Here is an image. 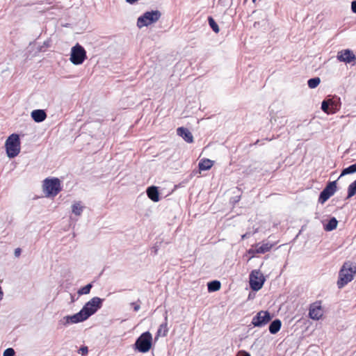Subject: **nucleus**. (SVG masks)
<instances>
[{
  "label": "nucleus",
  "mask_w": 356,
  "mask_h": 356,
  "mask_svg": "<svg viewBox=\"0 0 356 356\" xmlns=\"http://www.w3.org/2000/svg\"><path fill=\"white\" fill-rule=\"evenodd\" d=\"M356 273V264L351 261L345 262L339 273L337 286L339 289L343 288L353 279Z\"/></svg>",
  "instance_id": "1"
},
{
  "label": "nucleus",
  "mask_w": 356,
  "mask_h": 356,
  "mask_svg": "<svg viewBox=\"0 0 356 356\" xmlns=\"http://www.w3.org/2000/svg\"><path fill=\"white\" fill-rule=\"evenodd\" d=\"M43 191L46 197H55L62 190L60 181L58 178H46L43 181Z\"/></svg>",
  "instance_id": "2"
},
{
  "label": "nucleus",
  "mask_w": 356,
  "mask_h": 356,
  "mask_svg": "<svg viewBox=\"0 0 356 356\" xmlns=\"http://www.w3.org/2000/svg\"><path fill=\"white\" fill-rule=\"evenodd\" d=\"M6 154L10 159L17 156L20 152V140L17 134H11L5 143Z\"/></svg>",
  "instance_id": "3"
},
{
  "label": "nucleus",
  "mask_w": 356,
  "mask_h": 356,
  "mask_svg": "<svg viewBox=\"0 0 356 356\" xmlns=\"http://www.w3.org/2000/svg\"><path fill=\"white\" fill-rule=\"evenodd\" d=\"M103 302L104 299L99 297H94L87 302L81 309L85 318L87 320L95 314L102 307Z\"/></svg>",
  "instance_id": "4"
},
{
  "label": "nucleus",
  "mask_w": 356,
  "mask_h": 356,
  "mask_svg": "<svg viewBox=\"0 0 356 356\" xmlns=\"http://www.w3.org/2000/svg\"><path fill=\"white\" fill-rule=\"evenodd\" d=\"M152 345V337L149 332H143L136 341L135 348L140 353L148 352Z\"/></svg>",
  "instance_id": "5"
},
{
  "label": "nucleus",
  "mask_w": 356,
  "mask_h": 356,
  "mask_svg": "<svg viewBox=\"0 0 356 356\" xmlns=\"http://www.w3.org/2000/svg\"><path fill=\"white\" fill-rule=\"evenodd\" d=\"M161 14L159 10L146 12L138 19L137 25L139 28L147 26L157 22L161 17Z\"/></svg>",
  "instance_id": "6"
},
{
  "label": "nucleus",
  "mask_w": 356,
  "mask_h": 356,
  "mask_svg": "<svg viewBox=\"0 0 356 356\" xmlns=\"http://www.w3.org/2000/svg\"><path fill=\"white\" fill-rule=\"evenodd\" d=\"M265 277L259 270H254L250 274V286L252 291H257L260 290L264 282Z\"/></svg>",
  "instance_id": "7"
},
{
  "label": "nucleus",
  "mask_w": 356,
  "mask_h": 356,
  "mask_svg": "<svg viewBox=\"0 0 356 356\" xmlns=\"http://www.w3.org/2000/svg\"><path fill=\"white\" fill-rule=\"evenodd\" d=\"M341 108L340 99H325L321 103V109L327 114H334Z\"/></svg>",
  "instance_id": "8"
},
{
  "label": "nucleus",
  "mask_w": 356,
  "mask_h": 356,
  "mask_svg": "<svg viewBox=\"0 0 356 356\" xmlns=\"http://www.w3.org/2000/svg\"><path fill=\"white\" fill-rule=\"evenodd\" d=\"M86 58V52L83 47L77 44L72 49L70 60L74 65H80Z\"/></svg>",
  "instance_id": "9"
},
{
  "label": "nucleus",
  "mask_w": 356,
  "mask_h": 356,
  "mask_svg": "<svg viewBox=\"0 0 356 356\" xmlns=\"http://www.w3.org/2000/svg\"><path fill=\"white\" fill-rule=\"evenodd\" d=\"M337 190V181H330L320 193L318 202L324 204L331 196H332Z\"/></svg>",
  "instance_id": "10"
},
{
  "label": "nucleus",
  "mask_w": 356,
  "mask_h": 356,
  "mask_svg": "<svg viewBox=\"0 0 356 356\" xmlns=\"http://www.w3.org/2000/svg\"><path fill=\"white\" fill-rule=\"evenodd\" d=\"M272 319L270 313L268 311L259 312L252 320V324L254 327H262L266 325Z\"/></svg>",
  "instance_id": "11"
},
{
  "label": "nucleus",
  "mask_w": 356,
  "mask_h": 356,
  "mask_svg": "<svg viewBox=\"0 0 356 356\" xmlns=\"http://www.w3.org/2000/svg\"><path fill=\"white\" fill-rule=\"evenodd\" d=\"M86 320V319L85 318V317L83 316V314L80 310L78 313L74 315L64 316L62 319L59 321V323L65 326H67L69 324L79 323Z\"/></svg>",
  "instance_id": "12"
},
{
  "label": "nucleus",
  "mask_w": 356,
  "mask_h": 356,
  "mask_svg": "<svg viewBox=\"0 0 356 356\" xmlns=\"http://www.w3.org/2000/svg\"><path fill=\"white\" fill-rule=\"evenodd\" d=\"M337 57L339 60L346 63H350L356 59L355 54L350 49H343L339 51Z\"/></svg>",
  "instance_id": "13"
},
{
  "label": "nucleus",
  "mask_w": 356,
  "mask_h": 356,
  "mask_svg": "<svg viewBox=\"0 0 356 356\" xmlns=\"http://www.w3.org/2000/svg\"><path fill=\"white\" fill-rule=\"evenodd\" d=\"M309 317L313 320H318L323 316V309L321 306L317 302L313 303L310 305Z\"/></svg>",
  "instance_id": "14"
},
{
  "label": "nucleus",
  "mask_w": 356,
  "mask_h": 356,
  "mask_svg": "<svg viewBox=\"0 0 356 356\" xmlns=\"http://www.w3.org/2000/svg\"><path fill=\"white\" fill-rule=\"evenodd\" d=\"M177 134L181 136L186 142L191 143L193 142V136L191 132L185 127H181L177 128Z\"/></svg>",
  "instance_id": "15"
},
{
  "label": "nucleus",
  "mask_w": 356,
  "mask_h": 356,
  "mask_svg": "<svg viewBox=\"0 0 356 356\" xmlns=\"http://www.w3.org/2000/svg\"><path fill=\"white\" fill-rule=\"evenodd\" d=\"M31 118L35 122H42L47 118V113L44 110L36 109L31 112Z\"/></svg>",
  "instance_id": "16"
},
{
  "label": "nucleus",
  "mask_w": 356,
  "mask_h": 356,
  "mask_svg": "<svg viewBox=\"0 0 356 356\" xmlns=\"http://www.w3.org/2000/svg\"><path fill=\"white\" fill-rule=\"evenodd\" d=\"M147 195L148 197L154 202H159V193L158 188L154 186H152L147 188Z\"/></svg>",
  "instance_id": "17"
},
{
  "label": "nucleus",
  "mask_w": 356,
  "mask_h": 356,
  "mask_svg": "<svg viewBox=\"0 0 356 356\" xmlns=\"http://www.w3.org/2000/svg\"><path fill=\"white\" fill-rule=\"evenodd\" d=\"M282 326V322L280 319H275L269 325V332L272 334H275L277 333Z\"/></svg>",
  "instance_id": "18"
},
{
  "label": "nucleus",
  "mask_w": 356,
  "mask_h": 356,
  "mask_svg": "<svg viewBox=\"0 0 356 356\" xmlns=\"http://www.w3.org/2000/svg\"><path fill=\"white\" fill-rule=\"evenodd\" d=\"M338 225V220L336 218L332 217L327 222V223L323 225V228L326 232H331L335 229Z\"/></svg>",
  "instance_id": "19"
},
{
  "label": "nucleus",
  "mask_w": 356,
  "mask_h": 356,
  "mask_svg": "<svg viewBox=\"0 0 356 356\" xmlns=\"http://www.w3.org/2000/svg\"><path fill=\"white\" fill-rule=\"evenodd\" d=\"M273 247V245L268 243H263L261 245L256 248L254 250H253L254 252L257 254H264L267 252H268Z\"/></svg>",
  "instance_id": "20"
},
{
  "label": "nucleus",
  "mask_w": 356,
  "mask_h": 356,
  "mask_svg": "<svg viewBox=\"0 0 356 356\" xmlns=\"http://www.w3.org/2000/svg\"><path fill=\"white\" fill-rule=\"evenodd\" d=\"M213 165V161L208 159H204L199 162L198 167L200 170H208Z\"/></svg>",
  "instance_id": "21"
},
{
  "label": "nucleus",
  "mask_w": 356,
  "mask_h": 356,
  "mask_svg": "<svg viewBox=\"0 0 356 356\" xmlns=\"http://www.w3.org/2000/svg\"><path fill=\"white\" fill-rule=\"evenodd\" d=\"M221 284L218 280H213L207 284V289L209 292H215L220 289Z\"/></svg>",
  "instance_id": "22"
},
{
  "label": "nucleus",
  "mask_w": 356,
  "mask_h": 356,
  "mask_svg": "<svg viewBox=\"0 0 356 356\" xmlns=\"http://www.w3.org/2000/svg\"><path fill=\"white\" fill-rule=\"evenodd\" d=\"M167 319H168V316L167 315H165V323H162L160 326H159V328L157 331V336H163V337H165L168 334V324H167Z\"/></svg>",
  "instance_id": "23"
},
{
  "label": "nucleus",
  "mask_w": 356,
  "mask_h": 356,
  "mask_svg": "<svg viewBox=\"0 0 356 356\" xmlns=\"http://www.w3.org/2000/svg\"><path fill=\"white\" fill-rule=\"evenodd\" d=\"M356 172V163L342 170L340 177Z\"/></svg>",
  "instance_id": "24"
},
{
  "label": "nucleus",
  "mask_w": 356,
  "mask_h": 356,
  "mask_svg": "<svg viewBox=\"0 0 356 356\" xmlns=\"http://www.w3.org/2000/svg\"><path fill=\"white\" fill-rule=\"evenodd\" d=\"M321 83V79L319 77H314L312 79H309L307 81V84L309 88L313 89L316 88L319 83Z\"/></svg>",
  "instance_id": "25"
},
{
  "label": "nucleus",
  "mask_w": 356,
  "mask_h": 356,
  "mask_svg": "<svg viewBox=\"0 0 356 356\" xmlns=\"http://www.w3.org/2000/svg\"><path fill=\"white\" fill-rule=\"evenodd\" d=\"M92 287V284L89 283V284H86V286L79 289L78 290L77 293L79 296L88 294L90 293Z\"/></svg>",
  "instance_id": "26"
},
{
  "label": "nucleus",
  "mask_w": 356,
  "mask_h": 356,
  "mask_svg": "<svg viewBox=\"0 0 356 356\" xmlns=\"http://www.w3.org/2000/svg\"><path fill=\"white\" fill-rule=\"evenodd\" d=\"M356 194V180L351 183L348 188L347 198H350Z\"/></svg>",
  "instance_id": "27"
},
{
  "label": "nucleus",
  "mask_w": 356,
  "mask_h": 356,
  "mask_svg": "<svg viewBox=\"0 0 356 356\" xmlns=\"http://www.w3.org/2000/svg\"><path fill=\"white\" fill-rule=\"evenodd\" d=\"M208 22H209V24L211 26V28L212 29V30L216 33H219V31H220L219 26H218V25L217 24V23L215 22V20L213 19V18L212 17H208Z\"/></svg>",
  "instance_id": "28"
},
{
  "label": "nucleus",
  "mask_w": 356,
  "mask_h": 356,
  "mask_svg": "<svg viewBox=\"0 0 356 356\" xmlns=\"http://www.w3.org/2000/svg\"><path fill=\"white\" fill-rule=\"evenodd\" d=\"M72 213L76 216H80L83 211V207L79 203H75L72 205Z\"/></svg>",
  "instance_id": "29"
},
{
  "label": "nucleus",
  "mask_w": 356,
  "mask_h": 356,
  "mask_svg": "<svg viewBox=\"0 0 356 356\" xmlns=\"http://www.w3.org/2000/svg\"><path fill=\"white\" fill-rule=\"evenodd\" d=\"M15 352L13 348H6L3 354V356H15Z\"/></svg>",
  "instance_id": "30"
},
{
  "label": "nucleus",
  "mask_w": 356,
  "mask_h": 356,
  "mask_svg": "<svg viewBox=\"0 0 356 356\" xmlns=\"http://www.w3.org/2000/svg\"><path fill=\"white\" fill-rule=\"evenodd\" d=\"M88 353V348L87 346H81L79 350V353L83 356H86Z\"/></svg>",
  "instance_id": "31"
},
{
  "label": "nucleus",
  "mask_w": 356,
  "mask_h": 356,
  "mask_svg": "<svg viewBox=\"0 0 356 356\" xmlns=\"http://www.w3.org/2000/svg\"><path fill=\"white\" fill-rule=\"evenodd\" d=\"M140 301L138 300L137 302H131V305L133 307V309L135 312H138L140 309Z\"/></svg>",
  "instance_id": "32"
},
{
  "label": "nucleus",
  "mask_w": 356,
  "mask_h": 356,
  "mask_svg": "<svg viewBox=\"0 0 356 356\" xmlns=\"http://www.w3.org/2000/svg\"><path fill=\"white\" fill-rule=\"evenodd\" d=\"M236 356H251L249 353L245 350H240Z\"/></svg>",
  "instance_id": "33"
},
{
  "label": "nucleus",
  "mask_w": 356,
  "mask_h": 356,
  "mask_svg": "<svg viewBox=\"0 0 356 356\" xmlns=\"http://www.w3.org/2000/svg\"><path fill=\"white\" fill-rule=\"evenodd\" d=\"M21 249L19 248H17L15 250L14 254L16 257H19L21 254Z\"/></svg>",
  "instance_id": "34"
},
{
  "label": "nucleus",
  "mask_w": 356,
  "mask_h": 356,
  "mask_svg": "<svg viewBox=\"0 0 356 356\" xmlns=\"http://www.w3.org/2000/svg\"><path fill=\"white\" fill-rule=\"evenodd\" d=\"M351 8L353 12L356 13V1L352 2Z\"/></svg>",
  "instance_id": "35"
},
{
  "label": "nucleus",
  "mask_w": 356,
  "mask_h": 356,
  "mask_svg": "<svg viewBox=\"0 0 356 356\" xmlns=\"http://www.w3.org/2000/svg\"><path fill=\"white\" fill-rule=\"evenodd\" d=\"M158 250H159V246L156 244L153 248H152V252H154V254H157L158 253Z\"/></svg>",
  "instance_id": "36"
},
{
  "label": "nucleus",
  "mask_w": 356,
  "mask_h": 356,
  "mask_svg": "<svg viewBox=\"0 0 356 356\" xmlns=\"http://www.w3.org/2000/svg\"><path fill=\"white\" fill-rule=\"evenodd\" d=\"M3 292L1 289V287L0 286V300H1L3 299Z\"/></svg>",
  "instance_id": "37"
},
{
  "label": "nucleus",
  "mask_w": 356,
  "mask_h": 356,
  "mask_svg": "<svg viewBox=\"0 0 356 356\" xmlns=\"http://www.w3.org/2000/svg\"><path fill=\"white\" fill-rule=\"evenodd\" d=\"M247 235H248L247 234H243L242 236V238L244 239V238H247Z\"/></svg>",
  "instance_id": "38"
}]
</instances>
